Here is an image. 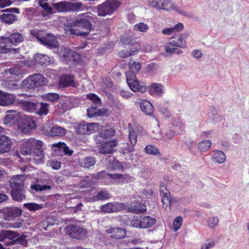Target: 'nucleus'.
Here are the masks:
<instances>
[{"label":"nucleus","instance_id":"29","mask_svg":"<svg viewBox=\"0 0 249 249\" xmlns=\"http://www.w3.org/2000/svg\"><path fill=\"white\" fill-rule=\"evenodd\" d=\"M169 44L176 47L184 48L185 47L186 43L182 36L178 34L169 39Z\"/></svg>","mask_w":249,"mask_h":249},{"label":"nucleus","instance_id":"57","mask_svg":"<svg viewBox=\"0 0 249 249\" xmlns=\"http://www.w3.org/2000/svg\"><path fill=\"white\" fill-rule=\"evenodd\" d=\"M51 188V187L49 185H34L32 186L31 189L34 190H36V191H42L46 190H49Z\"/></svg>","mask_w":249,"mask_h":249},{"label":"nucleus","instance_id":"47","mask_svg":"<svg viewBox=\"0 0 249 249\" xmlns=\"http://www.w3.org/2000/svg\"><path fill=\"white\" fill-rule=\"evenodd\" d=\"M44 98L50 102H55L59 100V95L55 93H48L44 95Z\"/></svg>","mask_w":249,"mask_h":249},{"label":"nucleus","instance_id":"24","mask_svg":"<svg viewBox=\"0 0 249 249\" xmlns=\"http://www.w3.org/2000/svg\"><path fill=\"white\" fill-rule=\"evenodd\" d=\"M12 50L11 45L8 37L0 36V53H7Z\"/></svg>","mask_w":249,"mask_h":249},{"label":"nucleus","instance_id":"48","mask_svg":"<svg viewBox=\"0 0 249 249\" xmlns=\"http://www.w3.org/2000/svg\"><path fill=\"white\" fill-rule=\"evenodd\" d=\"M69 109L68 102L61 101L57 105V109L59 113L62 114Z\"/></svg>","mask_w":249,"mask_h":249},{"label":"nucleus","instance_id":"52","mask_svg":"<svg viewBox=\"0 0 249 249\" xmlns=\"http://www.w3.org/2000/svg\"><path fill=\"white\" fill-rule=\"evenodd\" d=\"M121 42L125 45H129V44H135V41L132 39L129 36L127 35H124L122 36L121 37Z\"/></svg>","mask_w":249,"mask_h":249},{"label":"nucleus","instance_id":"5","mask_svg":"<svg viewBox=\"0 0 249 249\" xmlns=\"http://www.w3.org/2000/svg\"><path fill=\"white\" fill-rule=\"evenodd\" d=\"M44 78L40 73H36L29 76L21 83V86L25 89H33L43 85L45 83Z\"/></svg>","mask_w":249,"mask_h":249},{"label":"nucleus","instance_id":"21","mask_svg":"<svg viewBox=\"0 0 249 249\" xmlns=\"http://www.w3.org/2000/svg\"><path fill=\"white\" fill-rule=\"evenodd\" d=\"M34 151V138H30L25 141L21 148V153L23 155H31Z\"/></svg>","mask_w":249,"mask_h":249},{"label":"nucleus","instance_id":"54","mask_svg":"<svg viewBox=\"0 0 249 249\" xmlns=\"http://www.w3.org/2000/svg\"><path fill=\"white\" fill-rule=\"evenodd\" d=\"M162 4L160 9L165 10L169 11L173 9V4L169 0H162Z\"/></svg>","mask_w":249,"mask_h":249},{"label":"nucleus","instance_id":"37","mask_svg":"<svg viewBox=\"0 0 249 249\" xmlns=\"http://www.w3.org/2000/svg\"><path fill=\"white\" fill-rule=\"evenodd\" d=\"M226 155L221 151H216L213 154L212 160L217 163H223L226 160Z\"/></svg>","mask_w":249,"mask_h":249},{"label":"nucleus","instance_id":"28","mask_svg":"<svg viewBox=\"0 0 249 249\" xmlns=\"http://www.w3.org/2000/svg\"><path fill=\"white\" fill-rule=\"evenodd\" d=\"M48 134L53 136H63L66 133L65 129L57 125L50 127L49 130L47 131Z\"/></svg>","mask_w":249,"mask_h":249},{"label":"nucleus","instance_id":"64","mask_svg":"<svg viewBox=\"0 0 249 249\" xmlns=\"http://www.w3.org/2000/svg\"><path fill=\"white\" fill-rule=\"evenodd\" d=\"M112 107L113 108L116 109L118 112L121 111L123 107L118 101L114 100L112 102Z\"/></svg>","mask_w":249,"mask_h":249},{"label":"nucleus","instance_id":"2","mask_svg":"<svg viewBox=\"0 0 249 249\" xmlns=\"http://www.w3.org/2000/svg\"><path fill=\"white\" fill-rule=\"evenodd\" d=\"M106 232L110 234V241L107 242L108 245H110L114 248H123L126 244H135L138 242L137 240H132L126 243L122 239L126 236V231L124 228L118 227H109L106 230Z\"/></svg>","mask_w":249,"mask_h":249},{"label":"nucleus","instance_id":"10","mask_svg":"<svg viewBox=\"0 0 249 249\" xmlns=\"http://www.w3.org/2000/svg\"><path fill=\"white\" fill-rule=\"evenodd\" d=\"M118 145V142L115 140H112L105 142H102L98 147L99 153L102 154H108L113 153L114 148Z\"/></svg>","mask_w":249,"mask_h":249},{"label":"nucleus","instance_id":"23","mask_svg":"<svg viewBox=\"0 0 249 249\" xmlns=\"http://www.w3.org/2000/svg\"><path fill=\"white\" fill-rule=\"evenodd\" d=\"M57 53L63 61L70 60V58L73 56L72 52L69 48L64 46L58 47Z\"/></svg>","mask_w":249,"mask_h":249},{"label":"nucleus","instance_id":"53","mask_svg":"<svg viewBox=\"0 0 249 249\" xmlns=\"http://www.w3.org/2000/svg\"><path fill=\"white\" fill-rule=\"evenodd\" d=\"M88 99L91 100L95 105H99L101 104L100 99L95 94L90 93L87 95Z\"/></svg>","mask_w":249,"mask_h":249},{"label":"nucleus","instance_id":"22","mask_svg":"<svg viewBox=\"0 0 249 249\" xmlns=\"http://www.w3.org/2000/svg\"><path fill=\"white\" fill-rule=\"evenodd\" d=\"M95 157L88 156L82 159H79L78 163L80 166L84 169H89L96 163Z\"/></svg>","mask_w":249,"mask_h":249},{"label":"nucleus","instance_id":"35","mask_svg":"<svg viewBox=\"0 0 249 249\" xmlns=\"http://www.w3.org/2000/svg\"><path fill=\"white\" fill-rule=\"evenodd\" d=\"M106 112V110L104 109H97L96 107H92L87 110L88 116L89 118L102 116L105 114Z\"/></svg>","mask_w":249,"mask_h":249},{"label":"nucleus","instance_id":"25","mask_svg":"<svg viewBox=\"0 0 249 249\" xmlns=\"http://www.w3.org/2000/svg\"><path fill=\"white\" fill-rule=\"evenodd\" d=\"M25 191L24 188L12 189L11 192L12 197L14 200L20 201L26 197Z\"/></svg>","mask_w":249,"mask_h":249},{"label":"nucleus","instance_id":"3","mask_svg":"<svg viewBox=\"0 0 249 249\" xmlns=\"http://www.w3.org/2000/svg\"><path fill=\"white\" fill-rule=\"evenodd\" d=\"M33 35L41 44L49 48H56L58 46L57 39L51 34H45L43 31H39L35 33Z\"/></svg>","mask_w":249,"mask_h":249},{"label":"nucleus","instance_id":"63","mask_svg":"<svg viewBox=\"0 0 249 249\" xmlns=\"http://www.w3.org/2000/svg\"><path fill=\"white\" fill-rule=\"evenodd\" d=\"M107 175L106 173L104 171H101L96 174H93L91 175L92 178H95L97 179H101L104 178Z\"/></svg>","mask_w":249,"mask_h":249},{"label":"nucleus","instance_id":"44","mask_svg":"<svg viewBox=\"0 0 249 249\" xmlns=\"http://www.w3.org/2000/svg\"><path fill=\"white\" fill-rule=\"evenodd\" d=\"M212 145L210 140H205L200 142L198 145V149L200 152H206L208 151Z\"/></svg>","mask_w":249,"mask_h":249},{"label":"nucleus","instance_id":"18","mask_svg":"<svg viewBox=\"0 0 249 249\" xmlns=\"http://www.w3.org/2000/svg\"><path fill=\"white\" fill-rule=\"evenodd\" d=\"M15 101V98L13 95L0 91V105L8 106L13 104Z\"/></svg>","mask_w":249,"mask_h":249},{"label":"nucleus","instance_id":"62","mask_svg":"<svg viewBox=\"0 0 249 249\" xmlns=\"http://www.w3.org/2000/svg\"><path fill=\"white\" fill-rule=\"evenodd\" d=\"M215 244L214 241H208L202 246L201 249H209L213 248Z\"/></svg>","mask_w":249,"mask_h":249},{"label":"nucleus","instance_id":"38","mask_svg":"<svg viewBox=\"0 0 249 249\" xmlns=\"http://www.w3.org/2000/svg\"><path fill=\"white\" fill-rule=\"evenodd\" d=\"M36 61L37 63L41 65H48L50 63V58L47 55L43 54H38L35 57Z\"/></svg>","mask_w":249,"mask_h":249},{"label":"nucleus","instance_id":"6","mask_svg":"<svg viewBox=\"0 0 249 249\" xmlns=\"http://www.w3.org/2000/svg\"><path fill=\"white\" fill-rule=\"evenodd\" d=\"M99 124L97 123H88L83 122L76 123L74 128L77 133L81 135H89L98 129Z\"/></svg>","mask_w":249,"mask_h":249},{"label":"nucleus","instance_id":"39","mask_svg":"<svg viewBox=\"0 0 249 249\" xmlns=\"http://www.w3.org/2000/svg\"><path fill=\"white\" fill-rule=\"evenodd\" d=\"M21 210L17 207L7 208L5 210V214L8 217H16L21 214Z\"/></svg>","mask_w":249,"mask_h":249},{"label":"nucleus","instance_id":"12","mask_svg":"<svg viewBox=\"0 0 249 249\" xmlns=\"http://www.w3.org/2000/svg\"><path fill=\"white\" fill-rule=\"evenodd\" d=\"M68 232L70 236L76 239H83L87 236V231L83 228L71 225L68 228Z\"/></svg>","mask_w":249,"mask_h":249},{"label":"nucleus","instance_id":"42","mask_svg":"<svg viewBox=\"0 0 249 249\" xmlns=\"http://www.w3.org/2000/svg\"><path fill=\"white\" fill-rule=\"evenodd\" d=\"M146 207L143 204L133 205L128 208V211L133 213H143L146 211Z\"/></svg>","mask_w":249,"mask_h":249},{"label":"nucleus","instance_id":"1","mask_svg":"<svg viewBox=\"0 0 249 249\" xmlns=\"http://www.w3.org/2000/svg\"><path fill=\"white\" fill-rule=\"evenodd\" d=\"M91 29V22L86 18L76 19L65 27L66 34L83 36L89 35Z\"/></svg>","mask_w":249,"mask_h":249},{"label":"nucleus","instance_id":"58","mask_svg":"<svg viewBox=\"0 0 249 249\" xmlns=\"http://www.w3.org/2000/svg\"><path fill=\"white\" fill-rule=\"evenodd\" d=\"M127 225L132 227L140 228V220L138 219H129L127 221Z\"/></svg>","mask_w":249,"mask_h":249},{"label":"nucleus","instance_id":"36","mask_svg":"<svg viewBox=\"0 0 249 249\" xmlns=\"http://www.w3.org/2000/svg\"><path fill=\"white\" fill-rule=\"evenodd\" d=\"M49 112V104L45 103H40L38 105L35 112L39 116L46 115Z\"/></svg>","mask_w":249,"mask_h":249},{"label":"nucleus","instance_id":"61","mask_svg":"<svg viewBox=\"0 0 249 249\" xmlns=\"http://www.w3.org/2000/svg\"><path fill=\"white\" fill-rule=\"evenodd\" d=\"M162 1V0H150V5L152 7L160 9Z\"/></svg>","mask_w":249,"mask_h":249},{"label":"nucleus","instance_id":"56","mask_svg":"<svg viewBox=\"0 0 249 249\" xmlns=\"http://www.w3.org/2000/svg\"><path fill=\"white\" fill-rule=\"evenodd\" d=\"M137 135L134 130L131 128H129V140L132 145H135L137 142Z\"/></svg>","mask_w":249,"mask_h":249},{"label":"nucleus","instance_id":"51","mask_svg":"<svg viewBox=\"0 0 249 249\" xmlns=\"http://www.w3.org/2000/svg\"><path fill=\"white\" fill-rule=\"evenodd\" d=\"M182 223V218L180 216H177L173 224V229L175 231H177L181 227Z\"/></svg>","mask_w":249,"mask_h":249},{"label":"nucleus","instance_id":"41","mask_svg":"<svg viewBox=\"0 0 249 249\" xmlns=\"http://www.w3.org/2000/svg\"><path fill=\"white\" fill-rule=\"evenodd\" d=\"M23 207L30 211L35 212L44 208L43 204L36 203H27L23 204Z\"/></svg>","mask_w":249,"mask_h":249},{"label":"nucleus","instance_id":"20","mask_svg":"<svg viewBox=\"0 0 249 249\" xmlns=\"http://www.w3.org/2000/svg\"><path fill=\"white\" fill-rule=\"evenodd\" d=\"M24 179V176L21 175L13 177L10 180V187L13 189L24 188L23 180Z\"/></svg>","mask_w":249,"mask_h":249},{"label":"nucleus","instance_id":"7","mask_svg":"<svg viewBox=\"0 0 249 249\" xmlns=\"http://www.w3.org/2000/svg\"><path fill=\"white\" fill-rule=\"evenodd\" d=\"M52 5L58 12H62L78 11L81 8L82 3L63 1L53 3Z\"/></svg>","mask_w":249,"mask_h":249},{"label":"nucleus","instance_id":"30","mask_svg":"<svg viewBox=\"0 0 249 249\" xmlns=\"http://www.w3.org/2000/svg\"><path fill=\"white\" fill-rule=\"evenodd\" d=\"M140 49L141 45L140 43L137 42V43H135L134 48L130 49L129 51H122L120 53L119 55L121 57L125 58L138 53L139 50Z\"/></svg>","mask_w":249,"mask_h":249},{"label":"nucleus","instance_id":"31","mask_svg":"<svg viewBox=\"0 0 249 249\" xmlns=\"http://www.w3.org/2000/svg\"><path fill=\"white\" fill-rule=\"evenodd\" d=\"M26 235L22 234L16 239L6 242L5 245L7 246L19 245L26 247L27 244V240H26Z\"/></svg>","mask_w":249,"mask_h":249},{"label":"nucleus","instance_id":"11","mask_svg":"<svg viewBox=\"0 0 249 249\" xmlns=\"http://www.w3.org/2000/svg\"><path fill=\"white\" fill-rule=\"evenodd\" d=\"M126 80L129 87L133 91L143 92L145 91V87L140 86L136 75L133 73L126 74Z\"/></svg>","mask_w":249,"mask_h":249},{"label":"nucleus","instance_id":"59","mask_svg":"<svg viewBox=\"0 0 249 249\" xmlns=\"http://www.w3.org/2000/svg\"><path fill=\"white\" fill-rule=\"evenodd\" d=\"M219 222V219L217 217H212L209 218L208 223L209 226L211 228L215 227Z\"/></svg>","mask_w":249,"mask_h":249},{"label":"nucleus","instance_id":"33","mask_svg":"<svg viewBox=\"0 0 249 249\" xmlns=\"http://www.w3.org/2000/svg\"><path fill=\"white\" fill-rule=\"evenodd\" d=\"M11 45H16L22 42L24 40V37L23 35L19 33H14L8 37Z\"/></svg>","mask_w":249,"mask_h":249},{"label":"nucleus","instance_id":"9","mask_svg":"<svg viewBox=\"0 0 249 249\" xmlns=\"http://www.w3.org/2000/svg\"><path fill=\"white\" fill-rule=\"evenodd\" d=\"M3 12L4 13L0 15V20L1 22L11 24L17 20V17L14 13H19L18 8H9L4 10Z\"/></svg>","mask_w":249,"mask_h":249},{"label":"nucleus","instance_id":"16","mask_svg":"<svg viewBox=\"0 0 249 249\" xmlns=\"http://www.w3.org/2000/svg\"><path fill=\"white\" fill-rule=\"evenodd\" d=\"M115 131L112 128L105 129L104 131L101 132L99 135L96 136L95 141L97 143L104 142V140L107 139L114 136Z\"/></svg>","mask_w":249,"mask_h":249},{"label":"nucleus","instance_id":"50","mask_svg":"<svg viewBox=\"0 0 249 249\" xmlns=\"http://www.w3.org/2000/svg\"><path fill=\"white\" fill-rule=\"evenodd\" d=\"M148 29V26L143 22H140L134 26V30L136 31L145 32Z\"/></svg>","mask_w":249,"mask_h":249},{"label":"nucleus","instance_id":"55","mask_svg":"<svg viewBox=\"0 0 249 249\" xmlns=\"http://www.w3.org/2000/svg\"><path fill=\"white\" fill-rule=\"evenodd\" d=\"M108 162L110 167L114 169L118 168L120 167V164L118 160H116L114 157H109L108 158Z\"/></svg>","mask_w":249,"mask_h":249},{"label":"nucleus","instance_id":"17","mask_svg":"<svg viewBox=\"0 0 249 249\" xmlns=\"http://www.w3.org/2000/svg\"><path fill=\"white\" fill-rule=\"evenodd\" d=\"M160 193L161 197V201L163 205L166 206L170 205L171 200L170 198V193L166 186L161 184L160 187Z\"/></svg>","mask_w":249,"mask_h":249},{"label":"nucleus","instance_id":"8","mask_svg":"<svg viewBox=\"0 0 249 249\" xmlns=\"http://www.w3.org/2000/svg\"><path fill=\"white\" fill-rule=\"evenodd\" d=\"M37 124L32 117H26L22 120V122L18 124V128L21 133L28 134L32 130L36 129Z\"/></svg>","mask_w":249,"mask_h":249},{"label":"nucleus","instance_id":"4","mask_svg":"<svg viewBox=\"0 0 249 249\" xmlns=\"http://www.w3.org/2000/svg\"><path fill=\"white\" fill-rule=\"evenodd\" d=\"M120 4V2L117 0H107L98 6V15L105 17L107 15H111L116 10Z\"/></svg>","mask_w":249,"mask_h":249},{"label":"nucleus","instance_id":"32","mask_svg":"<svg viewBox=\"0 0 249 249\" xmlns=\"http://www.w3.org/2000/svg\"><path fill=\"white\" fill-rule=\"evenodd\" d=\"M140 107L142 111L146 115H151L154 112L152 105L147 100H143L141 102Z\"/></svg>","mask_w":249,"mask_h":249},{"label":"nucleus","instance_id":"60","mask_svg":"<svg viewBox=\"0 0 249 249\" xmlns=\"http://www.w3.org/2000/svg\"><path fill=\"white\" fill-rule=\"evenodd\" d=\"M43 142L40 140H37L34 138V151L43 150L42 148Z\"/></svg>","mask_w":249,"mask_h":249},{"label":"nucleus","instance_id":"27","mask_svg":"<svg viewBox=\"0 0 249 249\" xmlns=\"http://www.w3.org/2000/svg\"><path fill=\"white\" fill-rule=\"evenodd\" d=\"M19 235V233L17 231L10 230H3L0 231V241H3L6 238L12 241L16 237H18Z\"/></svg>","mask_w":249,"mask_h":249},{"label":"nucleus","instance_id":"45","mask_svg":"<svg viewBox=\"0 0 249 249\" xmlns=\"http://www.w3.org/2000/svg\"><path fill=\"white\" fill-rule=\"evenodd\" d=\"M150 91L151 94L154 93L157 95H160L162 92L161 84L158 83L153 84L151 85Z\"/></svg>","mask_w":249,"mask_h":249},{"label":"nucleus","instance_id":"34","mask_svg":"<svg viewBox=\"0 0 249 249\" xmlns=\"http://www.w3.org/2000/svg\"><path fill=\"white\" fill-rule=\"evenodd\" d=\"M156 220L150 216H144L140 220V228H148L153 225Z\"/></svg>","mask_w":249,"mask_h":249},{"label":"nucleus","instance_id":"46","mask_svg":"<svg viewBox=\"0 0 249 249\" xmlns=\"http://www.w3.org/2000/svg\"><path fill=\"white\" fill-rule=\"evenodd\" d=\"M145 151L146 153L151 155H159L160 154L159 150L155 146L149 145L145 147Z\"/></svg>","mask_w":249,"mask_h":249},{"label":"nucleus","instance_id":"49","mask_svg":"<svg viewBox=\"0 0 249 249\" xmlns=\"http://www.w3.org/2000/svg\"><path fill=\"white\" fill-rule=\"evenodd\" d=\"M33 153L34 159L37 162H41L43 161L44 159V155L43 150L34 151Z\"/></svg>","mask_w":249,"mask_h":249},{"label":"nucleus","instance_id":"13","mask_svg":"<svg viewBox=\"0 0 249 249\" xmlns=\"http://www.w3.org/2000/svg\"><path fill=\"white\" fill-rule=\"evenodd\" d=\"M125 208L124 203L112 202L102 205L100 207L101 211L104 213H113L122 211Z\"/></svg>","mask_w":249,"mask_h":249},{"label":"nucleus","instance_id":"43","mask_svg":"<svg viewBox=\"0 0 249 249\" xmlns=\"http://www.w3.org/2000/svg\"><path fill=\"white\" fill-rule=\"evenodd\" d=\"M109 197V195L106 191L101 190L98 194L92 197L93 201L104 200L107 199Z\"/></svg>","mask_w":249,"mask_h":249},{"label":"nucleus","instance_id":"26","mask_svg":"<svg viewBox=\"0 0 249 249\" xmlns=\"http://www.w3.org/2000/svg\"><path fill=\"white\" fill-rule=\"evenodd\" d=\"M6 113L7 114L3 121L4 124L6 125L10 124L19 115V113L15 110H8L6 111Z\"/></svg>","mask_w":249,"mask_h":249},{"label":"nucleus","instance_id":"19","mask_svg":"<svg viewBox=\"0 0 249 249\" xmlns=\"http://www.w3.org/2000/svg\"><path fill=\"white\" fill-rule=\"evenodd\" d=\"M58 86L59 88H64L68 86L75 87L73 76L66 74L62 75L59 81Z\"/></svg>","mask_w":249,"mask_h":249},{"label":"nucleus","instance_id":"14","mask_svg":"<svg viewBox=\"0 0 249 249\" xmlns=\"http://www.w3.org/2000/svg\"><path fill=\"white\" fill-rule=\"evenodd\" d=\"M17 104L22 110L29 113L34 112L38 106L35 102L25 100H19Z\"/></svg>","mask_w":249,"mask_h":249},{"label":"nucleus","instance_id":"15","mask_svg":"<svg viewBox=\"0 0 249 249\" xmlns=\"http://www.w3.org/2000/svg\"><path fill=\"white\" fill-rule=\"evenodd\" d=\"M12 142L5 135L0 136V153H4L9 152L12 148Z\"/></svg>","mask_w":249,"mask_h":249},{"label":"nucleus","instance_id":"40","mask_svg":"<svg viewBox=\"0 0 249 249\" xmlns=\"http://www.w3.org/2000/svg\"><path fill=\"white\" fill-rule=\"evenodd\" d=\"M52 146L58 148L59 150L63 151L64 154L70 156L73 153V151L70 150L64 143H55L52 145Z\"/></svg>","mask_w":249,"mask_h":249}]
</instances>
